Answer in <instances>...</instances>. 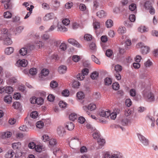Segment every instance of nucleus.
<instances>
[{"mask_svg": "<svg viewBox=\"0 0 158 158\" xmlns=\"http://www.w3.org/2000/svg\"><path fill=\"white\" fill-rule=\"evenodd\" d=\"M142 94L143 97L148 102H152L154 101V95L152 92L151 88L150 86L146 88L143 91Z\"/></svg>", "mask_w": 158, "mask_h": 158, "instance_id": "obj_1", "label": "nucleus"}, {"mask_svg": "<svg viewBox=\"0 0 158 158\" xmlns=\"http://www.w3.org/2000/svg\"><path fill=\"white\" fill-rule=\"evenodd\" d=\"M38 116V113L36 111H34L32 112L30 114V117H27L26 118L27 120V123L31 126H32L34 123V121L33 119L36 118Z\"/></svg>", "mask_w": 158, "mask_h": 158, "instance_id": "obj_2", "label": "nucleus"}, {"mask_svg": "<svg viewBox=\"0 0 158 158\" xmlns=\"http://www.w3.org/2000/svg\"><path fill=\"white\" fill-rule=\"evenodd\" d=\"M43 47V44L42 41H35L34 44H27V47L30 50H33L35 48H40Z\"/></svg>", "mask_w": 158, "mask_h": 158, "instance_id": "obj_3", "label": "nucleus"}, {"mask_svg": "<svg viewBox=\"0 0 158 158\" xmlns=\"http://www.w3.org/2000/svg\"><path fill=\"white\" fill-rule=\"evenodd\" d=\"M146 9H149V12L151 15H154L155 13V10L152 6L151 2L149 1H147L145 2L144 6Z\"/></svg>", "mask_w": 158, "mask_h": 158, "instance_id": "obj_4", "label": "nucleus"}, {"mask_svg": "<svg viewBox=\"0 0 158 158\" xmlns=\"http://www.w3.org/2000/svg\"><path fill=\"white\" fill-rule=\"evenodd\" d=\"M81 141L77 137L72 139L69 143V145L71 148V146H73L80 144Z\"/></svg>", "mask_w": 158, "mask_h": 158, "instance_id": "obj_5", "label": "nucleus"}, {"mask_svg": "<svg viewBox=\"0 0 158 158\" xmlns=\"http://www.w3.org/2000/svg\"><path fill=\"white\" fill-rule=\"evenodd\" d=\"M138 138L141 143L144 146H147L148 145V141L144 136L139 134L137 135Z\"/></svg>", "mask_w": 158, "mask_h": 158, "instance_id": "obj_6", "label": "nucleus"}, {"mask_svg": "<svg viewBox=\"0 0 158 158\" xmlns=\"http://www.w3.org/2000/svg\"><path fill=\"white\" fill-rule=\"evenodd\" d=\"M111 158H124L123 154L118 151H114L111 153Z\"/></svg>", "mask_w": 158, "mask_h": 158, "instance_id": "obj_7", "label": "nucleus"}, {"mask_svg": "<svg viewBox=\"0 0 158 158\" xmlns=\"http://www.w3.org/2000/svg\"><path fill=\"white\" fill-rule=\"evenodd\" d=\"M146 120L147 122L151 123V127H154L155 126V119L154 117L150 115H148L146 117Z\"/></svg>", "mask_w": 158, "mask_h": 158, "instance_id": "obj_8", "label": "nucleus"}, {"mask_svg": "<svg viewBox=\"0 0 158 158\" xmlns=\"http://www.w3.org/2000/svg\"><path fill=\"white\" fill-rule=\"evenodd\" d=\"M68 42L69 44L77 48H81L82 47L81 45L77 41L73 39H69L68 40Z\"/></svg>", "mask_w": 158, "mask_h": 158, "instance_id": "obj_9", "label": "nucleus"}, {"mask_svg": "<svg viewBox=\"0 0 158 158\" xmlns=\"http://www.w3.org/2000/svg\"><path fill=\"white\" fill-rule=\"evenodd\" d=\"M57 134L60 136H63L65 133V131L64 127L59 126L58 127L57 129Z\"/></svg>", "mask_w": 158, "mask_h": 158, "instance_id": "obj_10", "label": "nucleus"}, {"mask_svg": "<svg viewBox=\"0 0 158 158\" xmlns=\"http://www.w3.org/2000/svg\"><path fill=\"white\" fill-rule=\"evenodd\" d=\"M60 22L58 23L57 24V31H60L61 32H64L67 31V28L64 25Z\"/></svg>", "mask_w": 158, "mask_h": 158, "instance_id": "obj_11", "label": "nucleus"}, {"mask_svg": "<svg viewBox=\"0 0 158 158\" xmlns=\"http://www.w3.org/2000/svg\"><path fill=\"white\" fill-rule=\"evenodd\" d=\"M110 114V111L109 110L105 111L104 110H102L99 112V115L103 117L106 118H108Z\"/></svg>", "mask_w": 158, "mask_h": 158, "instance_id": "obj_12", "label": "nucleus"}, {"mask_svg": "<svg viewBox=\"0 0 158 158\" xmlns=\"http://www.w3.org/2000/svg\"><path fill=\"white\" fill-rule=\"evenodd\" d=\"M29 49V48H28L27 47V45L25 47L22 48L19 51V53L20 54V56H24L26 55L28 52V49Z\"/></svg>", "mask_w": 158, "mask_h": 158, "instance_id": "obj_13", "label": "nucleus"}, {"mask_svg": "<svg viewBox=\"0 0 158 158\" xmlns=\"http://www.w3.org/2000/svg\"><path fill=\"white\" fill-rule=\"evenodd\" d=\"M12 135V133L11 131H7L4 132L2 133L1 137L3 139L10 138Z\"/></svg>", "mask_w": 158, "mask_h": 158, "instance_id": "obj_14", "label": "nucleus"}, {"mask_svg": "<svg viewBox=\"0 0 158 158\" xmlns=\"http://www.w3.org/2000/svg\"><path fill=\"white\" fill-rule=\"evenodd\" d=\"M54 15L53 13H51L47 14L45 15L43 19L45 21H48L53 18Z\"/></svg>", "mask_w": 158, "mask_h": 158, "instance_id": "obj_15", "label": "nucleus"}, {"mask_svg": "<svg viewBox=\"0 0 158 158\" xmlns=\"http://www.w3.org/2000/svg\"><path fill=\"white\" fill-rule=\"evenodd\" d=\"M67 68L66 66L64 65H61L59 67L58 71L61 74L65 73L66 71Z\"/></svg>", "mask_w": 158, "mask_h": 158, "instance_id": "obj_16", "label": "nucleus"}, {"mask_svg": "<svg viewBox=\"0 0 158 158\" xmlns=\"http://www.w3.org/2000/svg\"><path fill=\"white\" fill-rule=\"evenodd\" d=\"M17 64L22 67H24L27 65V62L26 60L24 59L19 60L17 61Z\"/></svg>", "mask_w": 158, "mask_h": 158, "instance_id": "obj_17", "label": "nucleus"}, {"mask_svg": "<svg viewBox=\"0 0 158 158\" xmlns=\"http://www.w3.org/2000/svg\"><path fill=\"white\" fill-rule=\"evenodd\" d=\"M12 147L14 150H20L21 149V144L20 142H18L13 143Z\"/></svg>", "mask_w": 158, "mask_h": 158, "instance_id": "obj_18", "label": "nucleus"}, {"mask_svg": "<svg viewBox=\"0 0 158 158\" xmlns=\"http://www.w3.org/2000/svg\"><path fill=\"white\" fill-rule=\"evenodd\" d=\"M139 31L143 33L147 32L148 31V28L145 26H141L138 28Z\"/></svg>", "mask_w": 158, "mask_h": 158, "instance_id": "obj_19", "label": "nucleus"}, {"mask_svg": "<svg viewBox=\"0 0 158 158\" xmlns=\"http://www.w3.org/2000/svg\"><path fill=\"white\" fill-rule=\"evenodd\" d=\"M97 15L99 18H102L106 16V14L104 10H101L97 12Z\"/></svg>", "mask_w": 158, "mask_h": 158, "instance_id": "obj_20", "label": "nucleus"}, {"mask_svg": "<svg viewBox=\"0 0 158 158\" xmlns=\"http://www.w3.org/2000/svg\"><path fill=\"white\" fill-rule=\"evenodd\" d=\"M14 154V152L12 150H9L5 154V157L6 158H12Z\"/></svg>", "mask_w": 158, "mask_h": 158, "instance_id": "obj_21", "label": "nucleus"}, {"mask_svg": "<svg viewBox=\"0 0 158 158\" xmlns=\"http://www.w3.org/2000/svg\"><path fill=\"white\" fill-rule=\"evenodd\" d=\"M14 50V48L13 47H7L5 49V52L7 55H10L13 52Z\"/></svg>", "mask_w": 158, "mask_h": 158, "instance_id": "obj_22", "label": "nucleus"}, {"mask_svg": "<svg viewBox=\"0 0 158 158\" xmlns=\"http://www.w3.org/2000/svg\"><path fill=\"white\" fill-rule=\"evenodd\" d=\"M12 100V97L11 95H10L6 96L4 98V102L8 104H10Z\"/></svg>", "mask_w": 158, "mask_h": 158, "instance_id": "obj_23", "label": "nucleus"}, {"mask_svg": "<svg viewBox=\"0 0 158 158\" xmlns=\"http://www.w3.org/2000/svg\"><path fill=\"white\" fill-rule=\"evenodd\" d=\"M66 127L67 128L68 130L71 131L74 129V126L72 122H69L67 123L66 125Z\"/></svg>", "mask_w": 158, "mask_h": 158, "instance_id": "obj_24", "label": "nucleus"}, {"mask_svg": "<svg viewBox=\"0 0 158 158\" xmlns=\"http://www.w3.org/2000/svg\"><path fill=\"white\" fill-rule=\"evenodd\" d=\"M150 51V48L147 46H143V48L141 49V52L143 54H146L148 53Z\"/></svg>", "mask_w": 158, "mask_h": 158, "instance_id": "obj_25", "label": "nucleus"}, {"mask_svg": "<svg viewBox=\"0 0 158 158\" xmlns=\"http://www.w3.org/2000/svg\"><path fill=\"white\" fill-rule=\"evenodd\" d=\"M12 42L9 37L6 38L3 40V43L4 44L8 45L12 44Z\"/></svg>", "mask_w": 158, "mask_h": 158, "instance_id": "obj_26", "label": "nucleus"}, {"mask_svg": "<svg viewBox=\"0 0 158 158\" xmlns=\"http://www.w3.org/2000/svg\"><path fill=\"white\" fill-rule=\"evenodd\" d=\"M105 25L106 27L107 28H110L113 25V21L111 19H108L106 20L105 23Z\"/></svg>", "mask_w": 158, "mask_h": 158, "instance_id": "obj_27", "label": "nucleus"}, {"mask_svg": "<svg viewBox=\"0 0 158 158\" xmlns=\"http://www.w3.org/2000/svg\"><path fill=\"white\" fill-rule=\"evenodd\" d=\"M78 115L77 114L74 113H71L69 117V119L73 121L76 119Z\"/></svg>", "mask_w": 158, "mask_h": 158, "instance_id": "obj_28", "label": "nucleus"}, {"mask_svg": "<svg viewBox=\"0 0 158 158\" xmlns=\"http://www.w3.org/2000/svg\"><path fill=\"white\" fill-rule=\"evenodd\" d=\"M94 131H95L92 135L94 139H98L100 136L99 132L97 130H95Z\"/></svg>", "mask_w": 158, "mask_h": 158, "instance_id": "obj_29", "label": "nucleus"}, {"mask_svg": "<svg viewBox=\"0 0 158 158\" xmlns=\"http://www.w3.org/2000/svg\"><path fill=\"white\" fill-rule=\"evenodd\" d=\"M44 99L41 97L36 98V104L37 105L41 106L42 105L44 102Z\"/></svg>", "mask_w": 158, "mask_h": 158, "instance_id": "obj_30", "label": "nucleus"}, {"mask_svg": "<svg viewBox=\"0 0 158 158\" xmlns=\"http://www.w3.org/2000/svg\"><path fill=\"white\" fill-rule=\"evenodd\" d=\"M24 28V27L22 26L17 27L15 30V34H19L21 33L23 30Z\"/></svg>", "mask_w": 158, "mask_h": 158, "instance_id": "obj_31", "label": "nucleus"}, {"mask_svg": "<svg viewBox=\"0 0 158 158\" xmlns=\"http://www.w3.org/2000/svg\"><path fill=\"white\" fill-rule=\"evenodd\" d=\"M77 96L79 99H82L85 98V94L82 92H79L77 94Z\"/></svg>", "mask_w": 158, "mask_h": 158, "instance_id": "obj_32", "label": "nucleus"}, {"mask_svg": "<svg viewBox=\"0 0 158 158\" xmlns=\"http://www.w3.org/2000/svg\"><path fill=\"white\" fill-rule=\"evenodd\" d=\"M17 81V80L14 77H12L7 81V83L9 84H12Z\"/></svg>", "mask_w": 158, "mask_h": 158, "instance_id": "obj_33", "label": "nucleus"}, {"mask_svg": "<svg viewBox=\"0 0 158 158\" xmlns=\"http://www.w3.org/2000/svg\"><path fill=\"white\" fill-rule=\"evenodd\" d=\"M44 126V122L42 121H38L36 123V126L37 127L40 129L42 128Z\"/></svg>", "mask_w": 158, "mask_h": 158, "instance_id": "obj_34", "label": "nucleus"}, {"mask_svg": "<svg viewBox=\"0 0 158 158\" xmlns=\"http://www.w3.org/2000/svg\"><path fill=\"white\" fill-rule=\"evenodd\" d=\"M90 49L93 52H95L96 50V47L95 44L94 43H91L89 45Z\"/></svg>", "mask_w": 158, "mask_h": 158, "instance_id": "obj_35", "label": "nucleus"}, {"mask_svg": "<svg viewBox=\"0 0 158 158\" xmlns=\"http://www.w3.org/2000/svg\"><path fill=\"white\" fill-rule=\"evenodd\" d=\"M88 110L91 111L95 110L96 108V105L94 103H91L88 106Z\"/></svg>", "mask_w": 158, "mask_h": 158, "instance_id": "obj_36", "label": "nucleus"}, {"mask_svg": "<svg viewBox=\"0 0 158 158\" xmlns=\"http://www.w3.org/2000/svg\"><path fill=\"white\" fill-rule=\"evenodd\" d=\"M10 0H2V2L4 3V7L6 9L8 8L10 6L9 2Z\"/></svg>", "mask_w": 158, "mask_h": 158, "instance_id": "obj_37", "label": "nucleus"}, {"mask_svg": "<svg viewBox=\"0 0 158 158\" xmlns=\"http://www.w3.org/2000/svg\"><path fill=\"white\" fill-rule=\"evenodd\" d=\"M124 25L127 27L131 28L133 26L132 22L129 20L126 21L124 22Z\"/></svg>", "mask_w": 158, "mask_h": 158, "instance_id": "obj_38", "label": "nucleus"}, {"mask_svg": "<svg viewBox=\"0 0 158 158\" xmlns=\"http://www.w3.org/2000/svg\"><path fill=\"white\" fill-rule=\"evenodd\" d=\"M118 31L120 34H123L126 32V28L124 27H120L118 28Z\"/></svg>", "mask_w": 158, "mask_h": 158, "instance_id": "obj_39", "label": "nucleus"}, {"mask_svg": "<svg viewBox=\"0 0 158 158\" xmlns=\"http://www.w3.org/2000/svg\"><path fill=\"white\" fill-rule=\"evenodd\" d=\"M6 93L8 94H10L13 91L12 87L10 86L5 87Z\"/></svg>", "mask_w": 158, "mask_h": 158, "instance_id": "obj_40", "label": "nucleus"}, {"mask_svg": "<svg viewBox=\"0 0 158 158\" xmlns=\"http://www.w3.org/2000/svg\"><path fill=\"white\" fill-rule=\"evenodd\" d=\"M99 73L98 72L95 71L93 72L91 75V77L93 79H96L98 76Z\"/></svg>", "mask_w": 158, "mask_h": 158, "instance_id": "obj_41", "label": "nucleus"}, {"mask_svg": "<svg viewBox=\"0 0 158 158\" xmlns=\"http://www.w3.org/2000/svg\"><path fill=\"white\" fill-rule=\"evenodd\" d=\"M49 73V71L48 69H44L41 71V75L42 76H46L48 75Z\"/></svg>", "mask_w": 158, "mask_h": 158, "instance_id": "obj_42", "label": "nucleus"}, {"mask_svg": "<svg viewBox=\"0 0 158 158\" xmlns=\"http://www.w3.org/2000/svg\"><path fill=\"white\" fill-rule=\"evenodd\" d=\"M42 146L41 145H38L35 146L34 148L35 150L39 152H40L42 151Z\"/></svg>", "mask_w": 158, "mask_h": 158, "instance_id": "obj_43", "label": "nucleus"}, {"mask_svg": "<svg viewBox=\"0 0 158 158\" xmlns=\"http://www.w3.org/2000/svg\"><path fill=\"white\" fill-rule=\"evenodd\" d=\"M94 28L95 30H97L100 27V23L96 21H94L93 22Z\"/></svg>", "mask_w": 158, "mask_h": 158, "instance_id": "obj_44", "label": "nucleus"}, {"mask_svg": "<svg viewBox=\"0 0 158 158\" xmlns=\"http://www.w3.org/2000/svg\"><path fill=\"white\" fill-rule=\"evenodd\" d=\"M104 82L106 85H109L112 83V80L109 77L106 78L104 80Z\"/></svg>", "mask_w": 158, "mask_h": 158, "instance_id": "obj_45", "label": "nucleus"}, {"mask_svg": "<svg viewBox=\"0 0 158 158\" xmlns=\"http://www.w3.org/2000/svg\"><path fill=\"white\" fill-rule=\"evenodd\" d=\"M3 15L5 18L7 19L11 18L12 16L11 13L9 11L4 12Z\"/></svg>", "mask_w": 158, "mask_h": 158, "instance_id": "obj_46", "label": "nucleus"}, {"mask_svg": "<svg viewBox=\"0 0 158 158\" xmlns=\"http://www.w3.org/2000/svg\"><path fill=\"white\" fill-rule=\"evenodd\" d=\"M50 86L53 89L56 88L58 86L57 82L54 81H52L50 83Z\"/></svg>", "mask_w": 158, "mask_h": 158, "instance_id": "obj_47", "label": "nucleus"}, {"mask_svg": "<svg viewBox=\"0 0 158 158\" xmlns=\"http://www.w3.org/2000/svg\"><path fill=\"white\" fill-rule=\"evenodd\" d=\"M98 140V144L101 146V148H102V146H103L105 143V139H99Z\"/></svg>", "mask_w": 158, "mask_h": 158, "instance_id": "obj_48", "label": "nucleus"}, {"mask_svg": "<svg viewBox=\"0 0 158 158\" xmlns=\"http://www.w3.org/2000/svg\"><path fill=\"white\" fill-rule=\"evenodd\" d=\"M37 73V69L35 68H31L29 70V73L31 75H35Z\"/></svg>", "mask_w": 158, "mask_h": 158, "instance_id": "obj_49", "label": "nucleus"}, {"mask_svg": "<svg viewBox=\"0 0 158 158\" xmlns=\"http://www.w3.org/2000/svg\"><path fill=\"white\" fill-rule=\"evenodd\" d=\"M81 59V57L80 56L75 55L72 56V60L73 61L77 62H78Z\"/></svg>", "mask_w": 158, "mask_h": 158, "instance_id": "obj_50", "label": "nucleus"}, {"mask_svg": "<svg viewBox=\"0 0 158 158\" xmlns=\"http://www.w3.org/2000/svg\"><path fill=\"white\" fill-rule=\"evenodd\" d=\"M49 141V144L51 146H54L57 144L56 139H51Z\"/></svg>", "mask_w": 158, "mask_h": 158, "instance_id": "obj_51", "label": "nucleus"}, {"mask_svg": "<svg viewBox=\"0 0 158 158\" xmlns=\"http://www.w3.org/2000/svg\"><path fill=\"white\" fill-rule=\"evenodd\" d=\"M91 58L92 60L94 62L98 64H100V62L97 58L94 55H92L91 56Z\"/></svg>", "mask_w": 158, "mask_h": 158, "instance_id": "obj_52", "label": "nucleus"}, {"mask_svg": "<svg viewBox=\"0 0 158 158\" xmlns=\"http://www.w3.org/2000/svg\"><path fill=\"white\" fill-rule=\"evenodd\" d=\"M22 152L21 149L17 150L15 155V157L16 158H19L22 155Z\"/></svg>", "mask_w": 158, "mask_h": 158, "instance_id": "obj_53", "label": "nucleus"}, {"mask_svg": "<svg viewBox=\"0 0 158 158\" xmlns=\"http://www.w3.org/2000/svg\"><path fill=\"white\" fill-rule=\"evenodd\" d=\"M80 85V83L77 81H74L73 83V86L74 88H78Z\"/></svg>", "mask_w": 158, "mask_h": 158, "instance_id": "obj_54", "label": "nucleus"}, {"mask_svg": "<svg viewBox=\"0 0 158 158\" xmlns=\"http://www.w3.org/2000/svg\"><path fill=\"white\" fill-rule=\"evenodd\" d=\"M103 158H111V154L109 152H105L103 155Z\"/></svg>", "mask_w": 158, "mask_h": 158, "instance_id": "obj_55", "label": "nucleus"}, {"mask_svg": "<svg viewBox=\"0 0 158 158\" xmlns=\"http://www.w3.org/2000/svg\"><path fill=\"white\" fill-rule=\"evenodd\" d=\"M114 68L115 70L117 73L121 72L122 69V67L119 64L115 65Z\"/></svg>", "mask_w": 158, "mask_h": 158, "instance_id": "obj_56", "label": "nucleus"}, {"mask_svg": "<svg viewBox=\"0 0 158 158\" xmlns=\"http://www.w3.org/2000/svg\"><path fill=\"white\" fill-rule=\"evenodd\" d=\"M84 39L85 40L88 41H90L92 39V36L89 34H86L84 36Z\"/></svg>", "mask_w": 158, "mask_h": 158, "instance_id": "obj_57", "label": "nucleus"}, {"mask_svg": "<svg viewBox=\"0 0 158 158\" xmlns=\"http://www.w3.org/2000/svg\"><path fill=\"white\" fill-rule=\"evenodd\" d=\"M136 8V6L134 3H132L129 6V9L131 11H134Z\"/></svg>", "mask_w": 158, "mask_h": 158, "instance_id": "obj_58", "label": "nucleus"}, {"mask_svg": "<svg viewBox=\"0 0 158 158\" xmlns=\"http://www.w3.org/2000/svg\"><path fill=\"white\" fill-rule=\"evenodd\" d=\"M59 48L62 51H64L66 49V45L64 43H61L59 46Z\"/></svg>", "mask_w": 158, "mask_h": 158, "instance_id": "obj_59", "label": "nucleus"}, {"mask_svg": "<svg viewBox=\"0 0 158 158\" xmlns=\"http://www.w3.org/2000/svg\"><path fill=\"white\" fill-rule=\"evenodd\" d=\"M73 3L71 2H67L65 5V7L66 9H69L71 8L73 6Z\"/></svg>", "mask_w": 158, "mask_h": 158, "instance_id": "obj_60", "label": "nucleus"}, {"mask_svg": "<svg viewBox=\"0 0 158 158\" xmlns=\"http://www.w3.org/2000/svg\"><path fill=\"white\" fill-rule=\"evenodd\" d=\"M89 73V69L87 68H84L82 70L81 73L82 74L84 75V76L85 77V76L87 75Z\"/></svg>", "mask_w": 158, "mask_h": 158, "instance_id": "obj_61", "label": "nucleus"}, {"mask_svg": "<svg viewBox=\"0 0 158 158\" xmlns=\"http://www.w3.org/2000/svg\"><path fill=\"white\" fill-rule=\"evenodd\" d=\"M112 87L114 89L117 90L119 89V85L118 83L115 82L113 84Z\"/></svg>", "mask_w": 158, "mask_h": 158, "instance_id": "obj_62", "label": "nucleus"}, {"mask_svg": "<svg viewBox=\"0 0 158 158\" xmlns=\"http://www.w3.org/2000/svg\"><path fill=\"white\" fill-rule=\"evenodd\" d=\"M42 139L43 141L46 142L49 140V138L47 135H44L42 137Z\"/></svg>", "mask_w": 158, "mask_h": 158, "instance_id": "obj_63", "label": "nucleus"}, {"mask_svg": "<svg viewBox=\"0 0 158 158\" xmlns=\"http://www.w3.org/2000/svg\"><path fill=\"white\" fill-rule=\"evenodd\" d=\"M21 97L20 94L19 93H15L13 95V98L16 100H19Z\"/></svg>", "mask_w": 158, "mask_h": 158, "instance_id": "obj_64", "label": "nucleus"}]
</instances>
